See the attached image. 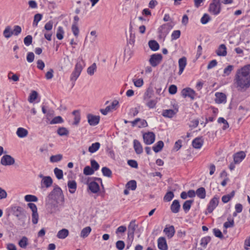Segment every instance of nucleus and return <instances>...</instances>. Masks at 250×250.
<instances>
[{"label": "nucleus", "mask_w": 250, "mask_h": 250, "mask_svg": "<svg viewBox=\"0 0 250 250\" xmlns=\"http://www.w3.org/2000/svg\"><path fill=\"white\" fill-rule=\"evenodd\" d=\"M11 210L13 214L16 216L19 220L22 222L21 225L24 227L25 225L24 220L26 217L24 209L20 206H13L11 208Z\"/></svg>", "instance_id": "obj_4"}, {"label": "nucleus", "mask_w": 250, "mask_h": 250, "mask_svg": "<svg viewBox=\"0 0 250 250\" xmlns=\"http://www.w3.org/2000/svg\"><path fill=\"white\" fill-rule=\"evenodd\" d=\"M173 28L170 23H167L160 26L158 28V33L161 38H165L170 30Z\"/></svg>", "instance_id": "obj_7"}, {"label": "nucleus", "mask_w": 250, "mask_h": 250, "mask_svg": "<svg viewBox=\"0 0 250 250\" xmlns=\"http://www.w3.org/2000/svg\"><path fill=\"white\" fill-rule=\"evenodd\" d=\"M178 64L179 67L178 74L179 75H181L187 65V58L185 57L180 58L178 61Z\"/></svg>", "instance_id": "obj_22"}, {"label": "nucleus", "mask_w": 250, "mask_h": 250, "mask_svg": "<svg viewBox=\"0 0 250 250\" xmlns=\"http://www.w3.org/2000/svg\"><path fill=\"white\" fill-rule=\"evenodd\" d=\"M3 35L7 39L10 38L13 35L11 26H7L3 31Z\"/></svg>", "instance_id": "obj_40"}, {"label": "nucleus", "mask_w": 250, "mask_h": 250, "mask_svg": "<svg viewBox=\"0 0 250 250\" xmlns=\"http://www.w3.org/2000/svg\"><path fill=\"white\" fill-rule=\"evenodd\" d=\"M100 144L99 142H96L95 143H93L91 146H90L88 147V151L90 153H94L97 151L100 147Z\"/></svg>", "instance_id": "obj_38"}, {"label": "nucleus", "mask_w": 250, "mask_h": 250, "mask_svg": "<svg viewBox=\"0 0 250 250\" xmlns=\"http://www.w3.org/2000/svg\"><path fill=\"white\" fill-rule=\"evenodd\" d=\"M73 35L76 37H78L79 34V29L78 25L72 24L71 27Z\"/></svg>", "instance_id": "obj_58"}, {"label": "nucleus", "mask_w": 250, "mask_h": 250, "mask_svg": "<svg viewBox=\"0 0 250 250\" xmlns=\"http://www.w3.org/2000/svg\"><path fill=\"white\" fill-rule=\"evenodd\" d=\"M69 234V231L66 229H63L59 230L57 233V236L59 239H65Z\"/></svg>", "instance_id": "obj_31"}, {"label": "nucleus", "mask_w": 250, "mask_h": 250, "mask_svg": "<svg viewBox=\"0 0 250 250\" xmlns=\"http://www.w3.org/2000/svg\"><path fill=\"white\" fill-rule=\"evenodd\" d=\"M87 118L88 122L90 125L95 126L98 125L99 123V116H96L89 114L87 115Z\"/></svg>", "instance_id": "obj_15"}, {"label": "nucleus", "mask_w": 250, "mask_h": 250, "mask_svg": "<svg viewBox=\"0 0 250 250\" xmlns=\"http://www.w3.org/2000/svg\"><path fill=\"white\" fill-rule=\"evenodd\" d=\"M53 183V180L51 177L46 176L43 177L41 182L42 186H45L46 188H48L51 186Z\"/></svg>", "instance_id": "obj_25"}, {"label": "nucleus", "mask_w": 250, "mask_h": 250, "mask_svg": "<svg viewBox=\"0 0 250 250\" xmlns=\"http://www.w3.org/2000/svg\"><path fill=\"white\" fill-rule=\"evenodd\" d=\"M148 45L149 48L152 51H157L159 49V43L155 40H151L148 42Z\"/></svg>", "instance_id": "obj_37"}, {"label": "nucleus", "mask_w": 250, "mask_h": 250, "mask_svg": "<svg viewBox=\"0 0 250 250\" xmlns=\"http://www.w3.org/2000/svg\"><path fill=\"white\" fill-rule=\"evenodd\" d=\"M102 172L104 176L111 177L112 176L111 170L107 167H103L102 169Z\"/></svg>", "instance_id": "obj_51"}, {"label": "nucleus", "mask_w": 250, "mask_h": 250, "mask_svg": "<svg viewBox=\"0 0 250 250\" xmlns=\"http://www.w3.org/2000/svg\"><path fill=\"white\" fill-rule=\"evenodd\" d=\"M234 225V220L233 218L230 217L228 218V221L224 223L223 227L226 228H232Z\"/></svg>", "instance_id": "obj_44"}, {"label": "nucleus", "mask_w": 250, "mask_h": 250, "mask_svg": "<svg viewBox=\"0 0 250 250\" xmlns=\"http://www.w3.org/2000/svg\"><path fill=\"white\" fill-rule=\"evenodd\" d=\"M94 173V171L90 166H86L83 169V174L85 175H90Z\"/></svg>", "instance_id": "obj_56"}, {"label": "nucleus", "mask_w": 250, "mask_h": 250, "mask_svg": "<svg viewBox=\"0 0 250 250\" xmlns=\"http://www.w3.org/2000/svg\"><path fill=\"white\" fill-rule=\"evenodd\" d=\"M203 140L202 137H197L192 141V145L194 148H200L203 145Z\"/></svg>", "instance_id": "obj_23"}, {"label": "nucleus", "mask_w": 250, "mask_h": 250, "mask_svg": "<svg viewBox=\"0 0 250 250\" xmlns=\"http://www.w3.org/2000/svg\"><path fill=\"white\" fill-rule=\"evenodd\" d=\"M116 247L119 250H123L125 248V244L123 241L119 240L116 243Z\"/></svg>", "instance_id": "obj_64"}, {"label": "nucleus", "mask_w": 250, "mask_h": 250, "mask_svg": "<svg viewBox=\"0 0 250 250\" xmlns=\"http://www.w3.org/2000/svg\"><path fill=\"white\" fill-rule=\"evenodd\" d=\"M246 157L244 151H240L234 154L233 160L235 164L240 163Z\"/></svg>", "instance_id": "obj_18"}, {"label": "nucleus", "mask_w": 250, "mask_h": 250, "mask_svg": "<svg viewBox=\"0 0 250 250\" xmlns=\"http://www.w3.org/2000/svg\"><path fill=\"white\" fill-rule=\"evenodd\" d=\"M45 206L48 213L55 214L59 211L58 201L45 199Z\"/></svg>", "instance_id": "obj_5"}, {"label": "nucleus", "mask_w": 250, "mask_h": 250, "mask_svg": "<svg viewBox=\"0 0 250 250\" xmlns=\"http://www.w3.org/2000/svg\"><path fill=\"white\" fill-rule=\"evenodd\" d=\"M137 227L135 220H132L128 226L127 239L131 242L134 239V232Z\"/></svg>", "instance_id": "obj_8"}, {"label": "nucleus", "mask_w": 250, "mask_h": 250, "mask_svg": "<svg viewBox=\"0 0 250 250\" xmlns=\"http://www.w3.org/2000/svg\"><path fill=\"white\" fill-rule=\"evenodd\" d=\"M88 185L89 189L93 193H96L100 190V187L99 184L95 182L92 181L90 183L87 182Z\"/></svg>", "instance_id": "obj_19"}, {"label": "nucleus", "mask_w": 250, "mask_h": 250, "mask_svg": "<svg viewBox=\"0 0 250 250\" xmlns=\"http://www.w3.org/2000/svg\"><path fill=\"white\" fill-rule=\"evenodd\" d=\"M69 191L71 193H74L77 189V183L74 180H69L67 183Z\"/></svg>", "instance_id": "obj_28"}, {"label": "nucleus", "mask_w": 250, "mask_h": 250, "mask_svg": "<svg viewBox=\"0 0 250 250\" xmlns=\"http://www.w3.org/2000/svg\"><path fill=\"white\" fill-rule=\"evenodd\" d=\"M219 203V197L217 196H214L209 201L208 206L207 210L209 213H211L218 206Z\"/></svg>", "instance_id": "obj_11"}, {"label": "nucleus", "mask_w": 250, "mask_h": 250, "mask_svg": "<svg viewBox=\"0 0 250 250\" xmlns=\"http://www.w3.org/2000/svg\"><path fill=\"white\" fill-rule=\"evenodd\" d=\"M211 238L209 236L203 237L201 239L200 245L204 248H206L208 244L210 242Z\"/></svg>", "instance_id": "obj_53"}, {"label": "nucleus", "mask_w": 250, "mask_h": 250, "mask_svg": "<svg viewBox=\"0 0 250 250\" xmlns=\"http://www.w3.org/2000/svg\"><path fill=\"white\" fill-rule=\"evenodd\" d=\"M54 172L58 179H62L63 178V171L62 170L56 167L54 169Z\"/></svg>", "instance_id": "obj_54"}, {"label": "nucleus", "mask_w": 250, "mask_h": 250, "mask_svg": "<svg viewBox=\"0 0 250 250\" xmlns=\"http://www.w3.org/2000/svg\"><path fill=\"white\" fill-rule=\"evenodd\" d=\"M72 114L74 116V122L73 123V125H78L81 120V116L79 110H74L72 112Z\"/></svg>", "instance_id": "obj_33"}, {"label": "nucleus", "mask_w": 250, "mask_h": 250, "mask_svg": "<svg viewBox=\"0 0 250 250\" xmlns=\"http://www.w3.org/2000/svg\"><path fill=\"white\" fill-rule=\"evenodd\" d=\"M218 123H222L223 125H224L222 127L223 130H226L229 127V125L228 122L223 117H219L218 119Z\"/></svg>", "instance_id": "obj_48"}, {"label": "nucleus", "mask_w": 250, "mask_h": 250, "mask_svg": "<svg viewBox=\"0 0 250 250\" xmlns=\"http://www.w3.org/2000/svg\"><path fill=\"white\" fill-rule=\"evenodd\" d=\"M63 122V120L62 117L58 116L54 117L50 122L51 125L60 124Z\"/></svg>", "instance_id": "obj_55"}, {"label": "nucleus", "mask_w": 250, "mask_h": 250, "mask_svg": "<svg viewBox=\"0 0 250 250\" xmlns=\"http://www.w3.org/2000/svg\"><path fill=\"white\" fill-rule=\"evenodd\" d=\"M210 20L209 16L207 14H205L201 19V22L205 24L207 23Z\"/></svg>", "instance_id": "obj_62"}, {"label": "nucleus", "mask_w": 250, "mask_h": 250, "mask_svg": "<svg viewBox=\"0 0 250 250\" xmlns=\"http://www.w3.org/2000/svg\"><path fill=\"white\" fill-rule=\"evenodd\" d=\"M146 105L150 109L154 108L156 107V105L158 102L157 98L154 100H148V101H144Z\"/></svg>", "instance_id": "obj_36"}, {"label": "nucleus", "mask_w": 250, "mask_h": 250, "mask_svg": "<svg viewBox=\"0 0 250 250\" xmlns=\"http://www.w3.org/2000/svg\"><path fill=\"white\" fill-rule=\"evenodd\" d=\"M62 158V155L61 154H57L52 155L50 158V161L52 163H56L61 161Z\"/></svg>", "instance_id": "obj_49"}, {"label": "nucleus", "mask_w": 250, "mask_h": 250, "mask_svg": "<svg viewBox=\"0 0 250 250\" xmlns=\"http://www.w3.org/2000/svg\"><path fill=\"white\" fill-rule=\"evenodd\" d=\"M213 232L214 235L216 237L220 239H223L224 238V236L222 234V232L218 229H213Z\"/></svg>", "instance_id": "obj_63"}, {"label": "nucleus", "mask_w": 250, "mask_h": 250, "mask_svg": "<svg viewBox=\"0 0 250 250\" xmlns=\"http://www.w3.org/2000/svg\"><path fill=\"white\" fill-rule=\"evenodd\" d=\"M162 55L161 54H154L150 56L149 62L152 67H156L161 63L162 60Z\"/></svg>", "instance_id": "obj_9"}, {"label": "nucleus", "mask_w": 250, "mask_h": 250, "mask_svg": "<svg viewBox=\"0 0 250 250\" xmlns=\"http://www.w3.org/2000/svg\"><path fill=\"white\" fill-rule=\"evenodd\" d=\"M125 187L127 189L134 190L136 189L137 187V183L135 180H130L125 185Z\"/></svg>", "instance_id": "obj_41"}, {"label": "nucleus", "mask_w": 250, "mask_h": 250, "mask_svg": "<svg viewBox=\"0 0 250 250\" xmlns=\"http://www.w3.org/2000/svg\"><path fill=\"white\" fill-rule=\"evenodd\" d=\"M174 196V193L172 191H168L165 195L164 200L166 202H169L173 198Z\"/></svg>", "instance_id": "obj_52"}, {"label": "nucleus", "mask_w": 250, "mask_h": 250, "mask_svg": "<svg viewBox=\"0 0 250 250\" xmlns=\"http://www.w3.org/2000/svg\"><path fill=\"white\" fill-rule=\"evenodd\" d=\"M216 98L215 103L217 104L226 103L227 102V97L225 94L222 92H216L215 94Z\"/></svg>", "instance_id": "obj_17"}, {"label": "nucleus", "mask_w": 250, "mask_h": 250, "mask_svg": "<svg viewBox=\"0 0 250 250\" xmlns=\"http://www.w3.org/2000/svg\"><path fill=\"white\" fill-rule=\"evenodd\" d=\"M24 200L25 201H26L27 202H36L38 201V199L35 195L28 194L24 196Z\"/></svg>", "instance_id": "obj_46"}, {"label": "nucleus", "mask_w": 250, "mask_h": 250, "mask_svg": "<svg viewBox=\"0 0 250 250\" xmlns=\"http://www.w3.org/2000/svg\"><path fill=\"white\" fill-rule=\"evenodd\" d=\"M57 133L61 136H67L69 134V131L64 127H60L57 130Z\"/></svg>", "instance_id": "obj_43"}, {"label": "nucleus", "mask_w": 250, "mask_h": 250, "mask_svg": "<svg viewBox=\"0 0 250 250\" xmlns=\"http://www.w3.org/2000/svg\"><path fill=\"white\" fill-rule=\"evenodd\" d=\"M235 191L233 190L229 194L223 196L222 197V202L224 203H228L232 197H233Z\"/></svg>", "instance_id": "obj_42"}, {"label": "nucleus", "mask_w": 250, "mask_h": 250, "mask_svg": "<svg viewBox=\"0 0 250 250\" xmlns=\"http://www.w3.org/2000/svg\"><path fill=\"white\" fill-rule=\"evenodd\" d=\"M196 195L200 199H205L206 196V189L203 187L198 188L195 191Z\"/></svg>", "instance_id": "obj_29"}, {"label": "nucleus", "mask_w": 250, "mask_h": 250, "mask_svg": "<svg viewBox=\"0 0 250 250\" xmlns=\"http://www.w3.org/2000/svg\"><path fill=\"white\" fill-rule=\"evenodd\" d=\"M221 10L220 0H212L210 3L208 11L214 15H218Z\"/></svg>", "instance_id": "obj_6"}, {"label": "nucleus", "mask_w": 250, "mask_h": 250, "mask_svg": "<svg viewBox=\"0 0 250 250\" xmlns=\"http://www.w3.org/2000/svg\"><path fill=\"white\" fill-rule=\"evenodd\" d=\"M28 133L27 130L22 127L18 128L16 132L17 135L20 138L25 137L27 136Z\"/></svg>", "instance_id": "obj_30"}, {"label": "nucleus", "mask_w": 250, "mask_h": 250, "mask_svg": "<svg viewBox=\"0 0 250 250\" xmlns=\"http://www.w3.org/2000/svg\"><path fill=\"white\" fill-rule=\"evenodd\" d=\"M39 214L37 212L32 213V222L33 224H37L39 220Z\"/></svg>", "instance_id": "obj_61"}, {"label": "nucleus", "mask_w": 250, "mask_h": 250, "mask_svg": "<svg viewBox=\"0 0 250 250\" xmlns=\"http://www.w3.org/2000/svg\"><path fill=\"white\" fill-rule=\"evenodd\" d=\"M133 145L136 153L138 154H141L143 151V149L140 142L137 140H134Z\"/></svg>", "instance_id": "obj_26"}, {"label": "nucleus", "mask_w": 250, "mask_h": 250, "mask_svg": "<svg viewBox=\"0 0 250 250\" xmlns=\"http://www.w3.org/2000/svg\"><path fill=\"white\" fill-rule=\"evenodd\" d=\"M84 66V61L82 57H80L77 60L74 69L71 75L70 80L71 81H73L74 83L77 80L80 75Z\"/></svg>", "instance_id": "obj_2"}, {"label": "nucleus", "mask_w": 250, "mask_h": 250, "mask_svg": "<svg viewBox=\"0 0 250 250\" xmlns=\"http://www.w3.org/2000/svg\"><path fill=\"white\" fill-rule=\"evenodd\" d=\"M118 104V101L117 100H114L112 102L111 105L106 106L105 109H101L100 111L103 115H105L109 112L112 111L113 109H115L116 106H117Z\"/></svg>", "instance_id": "obj_16"}, {"label": "nucleus", "mask_w": 250, "mask_h": 250, "mask_svg": "<svg viewBox=\"0 0 250 250\" xmlns=\"http://www.w3.org/2000/svg\"><path fill=\"white\" fill-rule=\"evenodd\" d=\"M96 68V64L95 63H93L91 65L88 67L87 69V72L89 75L92 76L94 75Z\"/></svg>", "instance_id": "obj_50"}, {"label": "nucleus", "mask_w": 250, "mask_h": 250, "mask_svg": "<svg viewBox=\"0 0 250 250\" xmlns=\"http://www.w3.org/2000/svg\"><path fill=\"white\" fill-rule=\"evenodd\" d=\"M180 204L179 201L178 200H174L171 206L170 210L172 213H177L179 212L180 209Z\"/></svg>", "instance_id": "obj_20"}, {"label": "nucleus", "mask_w": 250, "mask_h": 250, "mask_svg": "<svg viewBox=\"0 0 250 250\" xmlns=\"http://www.w3.org/2000/svg\"><path fill=\"white\" fill-rule=\"evenodd\" d=\"M234 84L239 91L246 90L250 87V64L237 70Z\"/></svg>", "instance_id": "obj_1"}, {"label": "nucleus", "mask_w": 250, "mask_h": 250, "mask_svg": "<svg viewBox=\"0 0 250 250\" xmlns=\"http://www.w3.org/2000/svg\"><path fill=\"white\" fill-rule=\"evenodd\" d=\"M158 247L161 250H167V244L166 238L164 237H161L158 239Z\"/></svg>", "instance_id": "obj_21"}, {"label": "nucleus", "mask_w": 250, "mask_h": 250, "mask_svg": "<svg viewBox=\"0 0 250 250\" xmlns=\"http://www.w3.org/2000/svg\"><path fill=\"white\" fill-rule=\"evenodd\" d=\"M193 203V200H187L184 203L183 208L186 213H187L189 210Z\"/></svg>", "instance_id": "obj_34"}, {"label": "nucleus", "mask_w": 250, "mask_h": 250, "mask_svg": "<svg viewBox=\"0 0 250 250\" xmlns=\"http://www.w3.org/2000/svg\"><path fill=\"white\" fill-rule=\"evenodd\" d=\"M91 231V229L90 227H86L83 228L81 232V237L83 238L87 237L90 233Z\"/></svg>", "instance_id": "obj_39"}, {"label": "nucleus", "mask_w": 250, "mask_h": 250, "mask_svg": "<svg viewBox=\"0 0 250 250\" xmlns=\"http://www.w3.org/2000/svg\"><path fill=\"white\" fill-rule=\"evenodd\" d=\"M176 113L173 109H166L163 111L162 115L165 117L171 118L176 114Z\"/></svg>", "instance_id": "obj_32"}, {"label": "nucleus", "mask_w": 250, "mask_h": 250, "mask_svg": "<svg viewBox=\"0 0 250 250\" xmlns=\"http://www.w3.org/2000/svg\"><path fill=\"white\" fill-rule=\"evenodd\" d=\"M233 66L232 65L227 66V67L224 69V76H229L233 69Z\"/></svg>", "instance_id": "obj_60"}, {"label": "nucleus", "mask_w": 250, "mask_h": 250, "mask_svg": "<svg viewBox=\"0 0 250 250\" xmlns=\"http://www.w3.org/2000/svg\"><path fill=\"white\" fill-rule=\"evenodd\" d=\"M60 198L62 202L64 201V196L62 189L58 186H56L52 191L48 195L45 199L58 201V200Z\"/></svg>", "instance_id": "obj_3"}, {"label": "nucleus", "mask_w": 250, "mask_h": 250, "mask_svg": "<svg viewBox=\"0 0 250 250\" xmlns=\"http://www.w3.org/2000/svg\"><path fill=\"white\" fill-rule=\"evenodd\" d=\"M0 163L3 166H10L14 164L15 160L11 156L5 155L1 158Z\"/></svg>", "instance_id": "obj_12"}, {"label": "nucleus", "mask_w": 250, "mask_h": 250, "mask_svg": "<svg viewBox=\"0 0 250 250\" xmlns=\"http://www.w3.org/2000/svg\"><path fill=\"white\" fill-rule=\"evenodd\" d=\"M182 95L184 97H188L193 100L195 98L196 93L190 88H186L182 90Z\"/></svg>", "instance_id": "obj_13"}, {"label": "nucleus", "mask_w": 250, "mask_h": 250, "mask_svg": "<svg viewBox=\"0 0 250 250\" xmlns=\"http://www.w3.org/2000/svg\"><path fill=\"white\" fill-rule=\"evenodd\" d=\"M19 246L23 249H25L28 245V239L26 237L23 236L19 242Z\"/></svg>", "instance_id": "obj_45"}, {"label": "nucleus", "mask_w": 250, "mask_h": 250, "mask_svg": "<svg viewBox=\"0 0 250 250\" xmlns=\"http://www.w3.org/2000/svg\"><path fill=\"white\" fill-rule=\"evenodd\" d=\"M164 232L168 238H171L175 233L174 227L172 225H167L164 229Z\"/></svg>", "instance_id": "obj_14"}, {"label": "nucleus", "mask_w": 250, "mask_h": 250, "mask_svg": "<svg viewBox=\"0 0 250 250\" xmlns=\"http://www.w3.org/2000/svg\"><path fill=\"white\" fill-rule=\"evenodd\" d=\"M64 31L62 26H59L58 28L56 37L58 40H61L63 38Z\"/></svg>", "instance_id": "obj_47"}, {"label": "nucleus", "mask_w": 250, "mask_h": 250, "mask_svg": "<svg viewBox=\"0 0 250 250\" xmlns=\"http://www.w3.org/2000/svg\"><path fill=\"white\" fill-rule=\"evenodd\" d=\"M164 145L163 142L159 141L152 147V149L155 152H159L162 149Z\"/></svg>", "instance_id": "obj_35"}, {"label": "nucleus", "mask_w": 250, "mask_h": 250, "mask_svg": "<svg viewBox=\"0 0 250 250\" xmlns=\"http://www.w3.org/2000/svg\"><path fill=\"white\" fill-rule=\"evenodd\" d=\"M216 53L218 56H225L227 55V48L225 44H222L219 46L218 49L216 51Z\"/></svg>", "instance_id": "obj_27"}, {"label": "nucleus", "mask_w": 250, "mask_h": 250, "mask_svg": "<svg viewBox=\"0 0 250 250\" xmlns=\"http://www.w3.org/2000/svg\"><path fill=\"white\" fill-rule=\"evenodd\" d=\"M32 37L31 35H27L24 39L23 42L24 43L26 46H29L32 44Z\"/></svg>", "instance_id": "obj_59"}, {"label": "nucleus", "mask_w": 250, "mask_h": 250, "mask_svg": "<svg viewBox=\"0 0 250 250\" xmlns=\"http://www.w3.org/2000/svg\"><path fill=\"white\" fill-rule=\"evenodd\" d=\"M38 93L36 91H32L29 97L28 101L33 103L37 98Z\"/></svg>", "instance_id": "obj_57"}, {"label": "nucleus", "mask_w": 250, "mask_h": 250, "mask_svg": "<svg viewBox=\"0 0 250 250\" xmlns=\"http://www.w3.org/2000/svg\"><path fill=\"white\" fill-rule=\"evenodd\" d=\"M155 135L152 132H148L143 135L144 143L146 145H151L155 141Z\"/></svg>", "instance_id": "obj_10"}, {"label": "nucleus", "mask_w": 250, "mask_h": 250, "mask_svg": "<svg viewBox=\"0 0 250 250\" xmlns=\"http://www.w3.org/2000/svg\"><path fill=\"white\" fill-rule=\"evenodd\" d=\"M154 94V91L153 88L149 87L147 88L143 96L144 101H148L152 97Z\"/></svg>", "instance_id": "obj_24"}]
</instances>
